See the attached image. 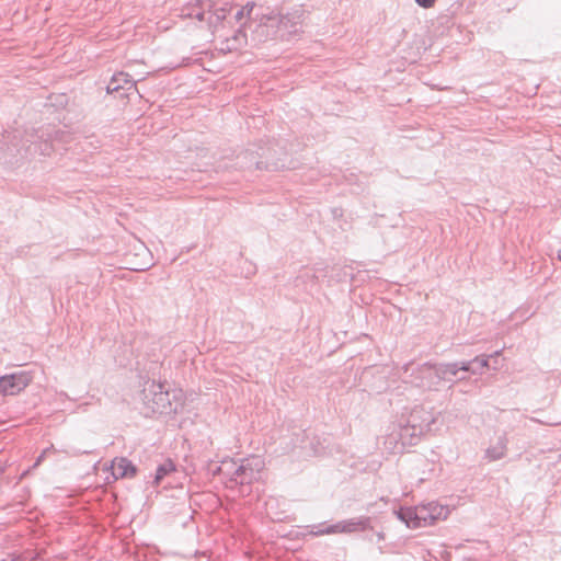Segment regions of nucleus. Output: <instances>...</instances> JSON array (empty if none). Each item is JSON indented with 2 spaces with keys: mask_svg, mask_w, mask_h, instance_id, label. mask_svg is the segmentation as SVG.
Returning <instances> with one entry per match:
<instances>
[{
  "mask_svg": "<svg viewBox=\"0 0 561 561\" xmlns=\"http://www.w3.org/2000/svg\"><path fill=\"white\" fill-rule=\"evenodd\" d=\"M236 167L241 170L278 171L287 167V152L275 140L261 141L241 151L236 158Z\"/></svg>",
  "mask_w": 561,
  "mask_h": 561,
  "instance_id": "obj_1",
  "label": "nucleus"
},
{
  "mask_svg": "<svg viewBox=\"0 0 561 561\" xmlns=\"http://www.w3.org/2000/svg\"><path fill=\"white\" fill-rule=\"evenodd\" d=\"M301 16L299 11L286 15L263 14L255 28L252 30L253 39L257 42L273 38L290 41L301 28Z\"/></svg>",
  "mask_w": 561,
  "mask_h": 561,
  "instance_id": "obj_2",
  "label": "nucleus"
},
{
  "mask_svg": "<svg viewBox=\"0 0 561 561\" xmlns=\"http://www.w3.org/2000/svg\"><path fill=\"white\" fill-rule=\"evenodd\" d=\"M138 398L144 404L142 413L146 416L154 413L168 414L176 411V408H172L170 393L165 386L154 380L148 379L145 381Z\"/></svg>",
  "mask_w": 561,
  "mask_h": 561,
  "instance_id": "obj_3",
  "label": "nucleus"
},
{
  "mask_svg": "<svg viewBox=\"0 0 561 561\" xmlns=\"http://www.w3.org/2000/svg\"><path fill=\"white\" fill-rule=\"evenodd\" d=\"M394 514L407 527L419 528L432 525L439 518H446L447 510L443 505L430 502L415 507H400Z\"/></svg>",
  "mask_w": 561,
  "mask_h": 561,
  "instance_id": "obj_4",
  "label": "nucleus"
},
{
  "mask_svg": "<svg viewBox=\"0 0 561 561\" xmlns=\"http://www.w3.org/2000/svg\"><path fill=\"white\" fill-rule=\"evenodd\" d=\"M59 135V130L55 127L47 126L39 129H32L25 131V137L20 146L14 142L13 147L20 152L25 147V156L38 153L41 156H49L54 150V141Z\"/></svg>",
  "mask_w": 561,
  "mask_h": 561,
  "instance_id": "obj_5",
  "label": "nucleus"
},
{
  "mask_svg": "<svg viewBox=\"0 0 561 561\" xmlns=\"http://www.w3.org/2000/svg\"><path fill=\"white\" fill-rule=\"evenodd\" d=\"M401 378L405 383L431 390L438 385L437 366L431 363L416 364L410 362L402 367Z\"/></svg>",
  "mask_w": 561,
  "mask_h": 561,
  "instance_id": "obj_6",
  "label": "nucleus"
},
{
  "mask_svg": "<svg viewBox=\"0 0 561 561\" xmlns=\"http://www.w3.org/2000/svg\"><path fill=\"white\" fill-rule=\"evenodd\" d=\"M422 412L423 409H413L407 420V423L399 425L397 437L403 447L416 445L420 437L424 433L431 431V425L434 422L432 414H427V417L422 423L416 422V419L420 417V413Z\"/></svg>",
  "mask_w": 561,
  "mask_h": 561,
  "instance_id": "obj_7",
  "label": "nucleus"
},
{
  "mask_svg": "<svg viewBox=\"0 0 561 561\" xmlns=\"http://www.w3.org/2000/svg\"><path fill=\"white\" fill-rule=\"evenodd\" d=\"M295 438H293V447H299L307 451L308 455L320 456L327 453V449L330 445V436H319L313 435L307 432L306 430L300 432H295L293 434Z\"/></svg>",
  "mask_w": 561,
  "mask_h": 561,
  "instance_id": "obj_8",
  "label": "nucleus"
},
{
  "mask_svg": "<svg viewBox=\"0 0 561 561\" xmlns=\"http://www.w3.org/2000/svg\"><path fill=\"white\" fill-rule=\"evenodd\" d=\"M263 468L264 460L260 456H251L240 459L234 483L241 485L251 484L260 479Z\"/></svg>",
  "mask_w": 561,
  "mask_h": 561,
  "instance_id": "obj_9",
  "label": "nucleus"
},
{
  "mask_svg": "<svg viewBox=\"0 0 561 561\" xmlns=\"http://www.w3.org/2000/svg\"><path fill=\"white\" fill-rule=\"evenodd\" d=\"M370 518L369 517H359V518H351L346 520L339 522L336 524L322 527V525L313 526L316 530H311V533L316 536L337 534V533H356L359 530H365L369 527Z\"/></svg>",
  "mask_w": 561,
  "mask_h": 561,
  "instance_id": "obj_10",
  "label": "nucleus"
},
{
  "mask_svg": "<svg viewBox=\"0 0 561 561\" xmlns=\"http://www.w3.org/2000/svg\"><path fill=\"white\" fill-rule=\"evenodd\" d=\"M32 381V376L24 370L0 377V394L14 396L26 388Z\"/></svg>",
  "mask_w": 561,
  "mask_h": 561,
  "instance_id": "obj_11",
  "label": "nucleus"
},
{
  "mask_svg": "<svg viewBox=\"0 0 561 561\" xmlns=\"http://www.w3.org/2000/svg\"><path fill=\"white\" fill-rule=\"evenodd\" d=\"M213 2L210 0H197L195 3H190L181 10V15L184 18L196 19L198 21L206 20V12H210Z\"/></svg>",
  "mask_w": 561,
  "mask_h": 561,
  "instance_id": "obj_12",
  "label": "nucleus"
},
{
  "mask_svg": "<svg viewBox=\"0 0 561 561\" xmlns=\"http://www.w3.org/2000/svg\"><path fill=\"white\" fill-rule=\"evenodd\" d=\"M112 473L115 479L133 478L137 473V467L125 457H116L112 461Z\"/></svg>",
  "mask_w": 561,
  "mask_h": 561,
  "instance_id": "obj_13",
  "label": "nucleus"
},
{
  "mask_svg": "<svg viewBox=\"0 0 561 561\" xmlns=\"http://www.w3.org/2000/svg\"><path fill=\"white\" fill-rule=\"evenodd\" d=\"M231 7L227 3H215L213 2V8L210 12H206V22L213 32L218 27V25L227 18L230 12Z\"/></svg>",
  "mask_w": 561,
  "mask_h": 561,
  "instance_id": "obj_14",
  "label": "nucleus"
},
{
  "mask_svg": "<svg viewBox=\"0 0 561 561\" xmlns=\"http://www.w3.org/2000/svg\"><path fill=\"white\" fill-rule=\"evenodd\" d=\"M508 439L506 434H501L495 442L485 450V458L490 461L500 460L505 457L507 451Z\"/></svg>",
  "mask_w": 561,
  "mask_h": 561,
  "instance_id": "obj_15",
  "label": "nucleus"
},
{
  "mask_svg": "<svg viewBox=\"0 0 561 561\" xmlns=\"http://www.w3.org/2000/svg\"><path fill=\"white\" fill-rule=\"evenodd\" d=\"M437 374H438V383L440 381L455 382L456 380H463L465 377H459L458 368L456 363H438Z\"/></svg>",
  "mask_w": 561,
  "mask_h": 561,
  "instance_id": "obj_16",
  "label": "nucleus"
},
{
  "mask_svg": "<svg viewBox=\"0 0 561 561\" xmlns=\"http://www.w3.org/2000/svg\"><path fill=\"white\" fill-rule=\"evenodd\" d=\"M135 85V82L126 72H118L112 77L111 82L107 85V92L118 91L119 89L129 90Z\"/></svg>",
  "mask_w": 561,
  "mask_h": 561,
  "instance_id": "obj_17",
  "label": "nucleus"
},
{
  "mask_svg": "<svg viewBox=\"0 0 561 561\" xmlns=\"http://www.w3.org/2000/svg\"><path fill=\"white\" fill-rule=\"evenodd\" d=\"M244 25L245 24H242L232 37L226 39L225 46L221 47L222 51L238 50L247 44V35L243 31Z\"/></svg>",
  "mask_w": 561,
  "mask_h": 561,
  "instance_id": "obj_18",
  "label": "nucleus"
},
{
  "mask_svg": "<svg viewBox=\"0 0 561 561\" xmlns=\"http://www.w3.org/2000/svg\"><path fill=\"white\" fill-rule=\"evenodd\" d=\"M239 467V460L233 459H225L221 461L220 466L217 468L216 472L221 474L224 478L229 479L231 482H234L237 472Z\"/></svg>",
  "mask_w": 561,
  "mask_h": 561,
  "instance_id": "obj_19",
  "label": "nucleus"
},
{
  "mask_svg": "<svg viewBox=\"0 0 561 561\" xmlns=\"http://www.w3.org/2000/svg\"><path fill=\"white\" fill-rule=\"evenodd\" d=\"M501 351H496L491 355H482V356H476L473 359H471V374L472 375H479L482 374L483 369L486 367H490L489 360L492 357L499 356Z\"/></svg>",
  "mask_w": 561,
  "mask_h": 561,
  "instance_id": "obj_20",
  "label": "nucleus"
},
{
  "mask_svg": "<svg viewBox=\"0 0 561 561\" xmlns=\"http://www.w3.org/2000/svg\"><path fill=\"white\" fill-rule=\"evenodd\" d=\"M175 470V465L172 460L168 459L163 463H160L157 467L153 483L156 485L160 484V482L163 480L165 476L173 472Z\"/></svg>",
  "mask_w": 561,
  "mask_h": 561,
  "instance_id": "obj_21",
  "label": "nucleus"
},
{
  "mask_svg": "<svg viewBox=\"0 0 561 561\" xmlns=\"http://www.w3.org/2000/svg\"><path fill=\"white\" fill-rule=\"evenodd\" d=\"M456 363V366L458 368V371H463V373H470L471 374V360H463V362H455Z\"/></svg>",
  "mask_w": 561,
  "mask_h": 561,
  "instance_id": "obj_22",
  "label": "nucleus"
},
{
  "mask_svg": "<svg viewBox=\"0 0 561 561\" xmlns=\"http://www.w3.org/2000/svg\"><path fill=\"white\" fill-rule=\"evenodd\" d=\"M254 8H255L254 2H248L245 5H243L241 8V10L245 13L247 18L251 19Z\"/></svg>",
  "mask_w": 561,
  "mask_h": 561,
  "instance_id": "obj_23",
  "label": "nucleus"
},
{
  "mask_svg": "<svg viewBox=\"0 0 561 561\" xmlns=\"http://www.w3.org/2000/svg\"><path fill=\"white\" fill-rule=\"evenodd\" d=\"M436 0H415V2L424 8V9H428V8H432L434 5Z\"/></svg>",
  "mask_w": 561,
  "mask_h": 561,
  "instance_id": "obj_24",
  "label": "nucleus"
},
{
  "mask_svg": "<svg viewBox=\"0 0 561 561\" xmlns=\"http://www.w3.org/2000/svg\"><path fill=\"white\" fill-rule=\"evenodd\" d=\"M70 456L72 457H78L80 455H83V454H89L88 450H81V449H78V448H72L70 451H67Z\"/></svg>",
  "mask_w": 561,
  "mask_h": 561,
  "instance_id": "obj_25",
  "label": "nucleus"
},
{
  "mask_svg": "<svg viewBox=\"0 0 561 561\" xmlns=\"http://www.w3.org/2000/svg\"><path fill=\"white\" fill-rule=\"evenodd\" d=\"M247 18L245 13L241 10V8L236 12L234 19L237 22H241L242 19Z\"/></svg>",
  "mask_w": 561,
  "mask_h": 561,
  "instance_id": "obj_26",
  "label": "nucleus"
},
{
  "mask_svg": "<svg viewBox=\"0 0 561 561\" xmlns=\"http://www.w3.org/2000/svg\"><path fill=\"white\" fill-rule=\"evenodd\" d=\"M427 414H431L430 412H426L425 410H423L422 413H420V417L416 419V422L417 423H422L426 417H427Z\"/></svg>",
  "mask_w": 561,
  "mask_h": 561,
  "instance_id": "obj_27",
  "label": "nucleus"
},
{
  "mask_svg": "<svg viewBox=\"0 0 561 561\" xmlns=\"http://www.w3.org/2000/svg\"><path fill=\"white\" fill-rule=\"evenodd\" d=\"M49 449H45L41 455L39 457L37 458L36 462H35V466H37L45 457L46 453L48 451Z\"/></svg>",
  "mask_w": 561,
  "mask_h": 561,
  "instance_id": "obj_28",
  "label": "nucleus"
},
{
  "mask_svg": "<svg viewBox=\"0 0 561 561\" xmlns=\"http://www.w3.org/2000/svg\"><path fill=\"white\" fill-rule=\"evenodd\" d=\"M377 538H378V540H383V538H385L383 534L382 533H378L377 534Z\"/></svg>",
  "mask_w": 561,
  "mask_h": 561,
  "instance_id": "obj_29",
  "label": "nucleus"
},
{
  "mask_svg": "<svg viewBox=\"0 0 561 561\" xmlns=\"http://www.w3.org/2000/svg\"><path fill=\"white\" fill-rule=\"evenodd\" d=\"M558 259L561 261V249L558 251Z\"/></svg>",
  "mask_w": 561,
  "mask_h": 561,
  "instance_id": "obj_30",
  "label": "nucleus"
},
{
  "mask_svg": "<svg viewBox=\"0 0 561 561\" xmlns=\"http://www.w3.org/2000/svg\"><path fill=\"white\" fill-rule=\"evenodd\" d=\"M3 472V469L0 467V474Z\"/></svg>",
  "mask_w": 561,
  "mask_h": 561,
  "instance_id": "obj_31",
  "label": "nucleus"
}]
</instances>
